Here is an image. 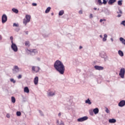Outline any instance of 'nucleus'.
Wrapping results in <instances>:
<instances>
[{
  "label": "nucleus",
  "mask_w": 125,
  "mask_h": 125,
  "mask_svg": "<svg viewBox=\"0 0 125 125\" xmlns=\"http://www.w3.org/2000/svg\"><path fill=\"white\" fill-rule=\"evenodd\" d=\"M79 14H83V11H82V10L79 11Z\"/></svg>",
  "instance_id": "a19ab883"
},
{
  "label": "nucleus",
  "mask_w": 125,
  "mask_h": 125,
  "mask_svg": "<svg viewBox=\"0 0 125 125\" xmlns=\"http://www.w3.org/2000/svg\"><path fill=\"white\" fill-rule=\"evenodd\" d=\"M51 14H52V15H53V13H52Z\"/></svg>",
  "instance_id": "13d9d810"
},
{
  "label": "nucleus",
  "mask_w": 125,
  "mask_h": 125,
  "mask_svg": "<svg viewBox=\"0 0 125 125\" xmlns=\"http://www.w3.org/2000/svg\"><path fill=\"white\" fill-rule=\"evenodd\" d=\"M10 82H11V83H16V81L14 80V79L13 78L10 79Z\"/></svg>",
  "instance_id": "2f4dec72"
},
{
  "label": "nucleus",
  "mask_w": 125,
  "mask_h": 125,
  "mask_svg": "<svg viewBox=\"0 0 125 125\" xmlns=\"http://www.w3.org/2000/svg\"><path fill=\"white\" fill-rule=\"evenodd\" d=\"M11 48L15 51V52H17V51H18V48L17 47L16 44H13L11 45Z\"/></svg>",
  "instance_id": "9d476101"
},
{
  "label": "nucleus",
  "mask_w": 125,
  "mask_h": 125,
  "mask_svg": "<svg viewBox=\"0 0 125 125\" xmlns=\"http://www.w3.org/2000/svg\"><path fill=\"white\" fill-rule=\"evenodd\" d=\"M121 25H123V26H125V21H123L121 23Z\"/></svg>",
  "instance_id": "c9c22d12"
},
{
  "label": "nucleus",
  "mask_w": 125,
  "mask_h": 125,
  "mask_svg": "<svg viewBox=\"0 0 125 125\" xmlns=\"http://www.w3.org/2000/svg\"><path fill=\"white\" fill-rule=\"evenodd\" d=\"M94 10H97V8H94Z\"/></svg>",
  "instance_id": "6e6d98bb"
},
{
  "label": "nucleus",
  "mask_w": 125,
  "mask_h": 125,
  "mask_svg": "<svg viewBox=\"0 0 125 125\" xmlns=\"http://www.w3.org/2000/svg\"><path fill=\"white\" fill-rule=\"evenodd\" d=\"M118 54L119 55H120V56H121V57H123V56H124V52H123L122 50L118 51Z\"/></svg>",
  "instance_id": "412c9836"
},
{
  "label": "nucleus",
  "mask_w": 125,
  "mask_h": 125,
  "mask_svg": "<svg viewBox=\"0 0 125 125\" xmlns=\"http://www.w3.org/2000/svg\"><path fill=\"white\" fill-rule=\"evenodd\" d=\"M24 92H25L26 93H29V92H30V90H29V88H28V87H24Z\"/></svg>",
  "instance_id": "a211bd4d"
},
{
  "label": "nucleus",
  "mask_w": 125,
  "mask_h": 125,
  "mask_svg": "<svg viewBox=\"0 0 125 125\" xmlns=\"http://www.w3.org/2000/svg\"><path fill=\"white\" fill-rule=\"evenodd\" d=\"M34 84H35L36 85H37V84H38V83H39V77L38 76L35 77V78H34Z\"/></svg>",
  "instance_id": "4468645a"
},
{
  "label": "nucleus",
  "mask_w": 125,
  "mask_h": 125,
  "mask_svg": "<svg viewBox=\"0 0 125 125\" xmlns=\"http://www.w3.org/2000/svg\"><path fill=\"white\" fill-rule=\"evenodd\" d=\"M31 20V16L29 15H26L25 16V19L23 20V23L26 26L27 23H29Z\"/></svg>",
  "instance_id": "7ed1b4c3"
},
{
  "label": "nucleus",
  "mask_w": 125,
  "mask_h": 125,
  "mask_svg": "<svg viewBox=\"0 0 125 125\" xmlns=\"http://www.w3.org/2000/svg\"><path fill=\"white\" fill-rule=\"evenodd\" d=\"M32 5H33V6H37V3H32Z\"/></svg>",
  "instance_id": "4c0bfd02"
},
{
  "label": "nucleus",
  "mask_w": 125,
  "mask_h": 125,
  "mask_svg": "<svg viewBox=\"0 0 125 125\" xmlns=\"http://www.w3.org/2000/svg\"><path fill=\"white\" fill-rule=\"evenodd\" d=\"M54 67L56 71L59 72L61 75H64L65 72V66L62 62L59 60H57L54 64Z\"/></svg>",
  "instance_id": "f257e3e1"
},
{
  "label": "nucleus",
  "mask_w": 125,
  "mask_h": 125,
  "mask_svg": "<svg viewBox=\"0 0 125 125\" xmlns=\"http://www.w3.org/2000/svg\"><path fill=\"white\" fill-rule=\"evenodd\" d=\"M88 119V117L87 116H84L83 117L77 119L78 122H84V121H86Z\"/></svg>",
  "instance_id": "423d86ee"
},
{
  "label": "nucleus",
  "mask_w": 125,
  "mask_h": 125,
  "mask_svg": "<svg viewBox=\"0 0 125 125\" xmlns=\"http://www.w3.org/2000/svg\"><path fill=\"white\" fill-rule=\"evenodd\" d=\"M16 114L18 117H20L21 116V112L17 111Z\"/></svg>",
  "instance_id": "7c9ffc66"
},
{
  "label": "nucleus",
  "mask_w": 125,
  "mask_h": 125,
  "mask_svg": "<svg viewBox=\"0 0 125 125\" xmlns=\"http://www.w3.org/2000/svg\"><path fill=\"white\" fill-rule=\"evenodd\" d=\"M47 96L49 97H52V96H54V95H55V91L49 90L47 92Z\"/></svg>",
  "instance_id": "6e6552de"
},
{
  "label": "nucleus",
  "mask_w": 125,
  "mask_h": 125,
  "mask_svg": "<svg viewBox=\"0 0 125 125\" xmlns=\"http://www.w3.org/2000/svg\"><path fill=\"white\" fill-rule=\"evenodd\" d=\"M11 43H12V45L13 44H15V43H13V40L11 41Z\"/></svg>",
  "instance_id": "a18cd8bd"
},
{
  "label": "nucleus",
  "mask_w": 125,
  "mask_h": 125,
  "mask_svg": "<svg viewBox=\"0 0 125 125\" xmlns=\"http://www.w3.org/2000/svg\"><path fill=\"white\" fill-rule=\"evenodd\" d=\"M79 48H80V49H82V48H83V46H80L79 47Z\"/></svg>",
  "instance_id": "864d4df0"
},
{
  "label": "nucleus",
  "mask_w": 125,
  "mask_h": 125,
  "mask_svg": "<svg viewBox=\"0 0 125 125\" xmlns=\"http://www.w3.org/2000/svg\"><path fill=\"white\" fill-rule=\"evenodd\" d=\"M39 112L41 116H43V112H42V111L41 110H39Z\"/></svg>",
  "instance_id": "e433bc0d"
},
{
  "label": "nucleus",
  "mask_w": 125,
  "mask_h": 125,
  "mask_svg": "<svg viewBox=\"0 0 125 125\" xmlns=\"http://www.w3.org/2000/svg\"><path fill=\"white\" fill-rule=\"evenodd\" d=\"M117 13L118 14L117 17L120 18L122 16V14H123V11L121 9H119V12H117Z\"/></svg>",
  "instance_id": "2eb2a0df"
},
{
  "label": "nucleus",
  "mask_w": 125,
  "mask_h": 125,
  "mask_svg": "<svg viewBox=\"0 0 125 125\" xmlns=\"http://www.w3.org/2000/svg\"><path fill=\"white\" fill-rule=\"evenodd\" d=\"M85 103L86 104H89V105H90L91 104V102H90V100H89V99H88L87 100L85 101Z\"/></svg>",
  "instance_id": "b1692460"
},
{
  "label": "nucleus",
  "mask_w": 125,
  "mask_h": 125,
  "mask_svg": "<svg viewBox=\"0 0 125 125\" xmlns=\"http://www.w3.org/2000/svg\"><path fill=\"white\" fill-rule=\"evenodd\" d=\"M125 69L124 68H121L120 70V72L119 73V76H120L122 79H124L125 78Z\"/></svg>",
  "instance_id": "39448f33"
},
{
  "label": "nucleus",
  "mask_w": 125,
  "mask_h": 125,
  "mask_svg": "<svg viewBox=\"0 0 125 125\" xmlns=\"http://www.w3.org/2000/svg\"><path fill=\"white\" fill-rule=\"evenodd\" d=\"M6 117H7V118H10V115H9V114H7L6 115Z\"/></svg>",
  "instance_id": "37998d69"
},
{
  "label": "nucleus",
  "mask_w": 125,
  "mask_h": 125,
  "mask_svg": "<svg viewBox=\"0 0 125 125\" xmlns=\"http://www.w3.org/2000/svg\"><path fill=\"white\" fill-rule=\"evenodd\" d=\"M24 33H25V34H26V35H28V31H25Z\"/></svg>",
  "instance_id": "3c124183"
},
{
  "label": "nucleus",
  "mask_w": 125,
  "mask_h": 125,
  "mask_svg": "<svg viewBox=\"0 0 125 125\" xmlns=\"http://www.w3.org/2000/svg\"><path fill=\"white\" fill-rule=\"evenodd\" d=\"M2 40V36L0 35V41H1Z\"/></svg>",
  "instance_id": "c03bdc74"
},
{
  "label": "nucleus",
  "mask_w": 125,
  "mask_h": 125,
  "mask_svg": "<svg viewBox=\"0 0 125 125\" xmlns=\"http://www.w3.org/2000/svg\"><path fill=\"white\" fill-rule=\"evenodd\" d=\"M25 46H30V42L29 41H26L25 42Z\"/></svg>",
  "instance_id": "a878e982"
},
{
  "label": "nucleus",
  "mask_w": 125,
  "mask_h": 125,
  "mask_svg": "<svg viewBox=\"0 0 125 125\" xmlns=\"http://www.w3.org/2000/svg\"><path fill=\"white\" fill-rule=\"evenodd\" d=\"M105 108V112H106V113L110 114V110H109V108L106 107Z\"/></svg>",
  "instance_id": "cd10ccee"
},
{
  "label": "nucleus",
  "mask_w": 125,
  "mask_h": 125,
  "mask_svg": "<svg viewBox=\"0 0 125 125\" xmlns=\"http://www.w3.org/2000/svg\"><path fill=\"white\" fill-rule=\"evenodd\" d=\"M93 17V16L92 15V14H90V18H92Z\"/></svg>",
  "instance_id": "49530a36"
},
{
  "label": "nucleus",
  "mask_w": 125,
  "mask_h": 125,
  "mask_svg": "<svg viewBox=\"0 0 125 125\" xmlns=\"http://www.w3.org/2000/svg\"><path fill=\"white\" fill-rule=\"evenodd\" d=\"M107 1H108V0H103V3L104 4H106L107 3Z\"/></svg>",
  "instance_id": "f704fd0d"
},
{
  "label": "nucleus",
  "mask_w": 125,
  "mask_h": 125,
  "mask_svg": "<svg viewBox=\"0 0 125 125\" xmlns=\"http://www.w3.org/2000/svg\"><path fill=\"white\" fill-rule=\"evenodd\" d=\"M125 105V100H122L119 102L118 104V106L119 107H124V106Z\"/></svg>",
  "instance_id": "f8f14e48"
},
{
  "label": "nucleus",
  "mask_w": 125,
  "mask_h": 125,
  "mask_svg": "<svg viewBox=\"0 0 125 125\" xmlns=\"http://www.w3.org/2000/svg\"><path fill=\"white\" fill-rule=\"evenodd\" d=\"M40 70H41V68L38 66H33L32 67V71L35 72V73H38V72H39Z\"/></svg>",
  "instance_id": "0eeeda50"
},
{
  "label": "nucleus",
  "mask_w": 125,
  "mask_h": 125,
  "mask_svg": "<svg viewBox=\"0 0 125 125\" xmlns=\"http://www.w3.org/2000/svg\"><path fill=\"white\" fill-rule=\"evenodd\" d=\"M99 56L100 57H101V58H103L104 61H106L107 60V55H106V53H105V52H101L100 53Z\"/></svg>",
  "instance_id": "20e7f679"
},
{
  "label": "nucleus",
  "mask_w": 125,
  "mask_h": 125,
  "mask_svg": "<svg viewBox=\"0 0 125 125\" xmlns=\"http://www.w3.org/2000/svg\"><path fill=\"white\" fill-rule=\"evenodd\" d=\"M100 22L101 23H102V22H103V19H101V20H100Z\"/></svg>",
  "instance_id": "de8ad7c7"
},
{
  "label": "nucleus",
  "mask_w": 125,
  "mask_h": 125,
  "mask_svg": "<svg viewBox=\"0 0 125 125\" xmlns=\"http://www.w3.org/2000/svg\"><path fill=\"white\" fill-rule=\"evenodd\" d=\"M116 120L115 119H112L109 120V123H110V124H114V123H116Z\"/></svg>",
  "instance_id": "6ab92c4d"
},
{
  "label": "nucleus",
  "mask_w": 125,
  "mask_h": 125,
  "mask_svg": "<svg viewBox=\"0 0 125 125\" xmlns=\"http://www.w3.org/2000/svg\"><path fill=\"white\" fill-rule=\"evenodd\" d=\"M12 11L14 12V13H18V12H19V11H18V10H17V9L15 8H13L12 9Z\"/></svg>",
  "instance_id": "bb28decb"
},
{
  "label": "nucleus",
  "mask_w": 125,
  "mask_h": 125,
  "mask_svg": "<svg viewBox=\"0 0 125 125\" xmlns=\"http://www.w3.org/2000/svg\"><path fill=\"white\" fill-rule=\"evenodd\" d=\"M26 52L29 55H35L36 53H38V50L36 49H27Z\"/></svg>",
  "instance_id": "f03ea898"
},
{
  "label": "nucleus",
  "mask_w": 125,
  "mask_h": 125,
  "mask_svg": "<svg viewBox=\"0 0 125 125\" xmlns=\"http://www.w3.org/2000/svg\"><path fill=\"white\" fill-rule=\"evenodd\" d=\"M118 5H123V0H120L118 1Z\"/></svg>",
  "instance_id": "c756f323"
},
{
  "label": "nucleus",
  "mask_w": 125,
  "mask_h": 125,
  "mask_svg": "<svg viewBox=\"0 0 125 125\" xmlns=\"http://www.w3.org/2000/svg\"><path fill=\"white\" fill-rule=\"evenodd\" d=\"M59 117H61V113H59L58 114Z\"/></svg>",
  "instance_id": "8fccbe9b"
},
{
  "label": "nucleus",
  "mask_w": 125,
  "mask_h": 125,
  "mask_svg": "<svg viewBox=\"0 0 125 125\" xmlns=\"http://www.w3.org/2000/svg\"><path fill=\"white\" fill-rule=\"evenodd\" d=\"M11 101L12 103H15L16 102V100H15V98L14 97H11Z\"/></svg>",
  "instance_id": "c85d7f7f"
},
{
  "label": "nucleus",
  "mask_w": 125,
  "mask_h": 125,
  "mask_svg": "<svg viewBox=\"0 0 125 125\" xmlns=\"http://www.w3.org/2000/svg\"><path fill=\"white\" fill-rule=\"evenodd\" d=\"M60 125H64V122L63 121H61Z\"/></svg>",
  "instance_id": "ea45409f"
},
{
  "label": "nucleus",
  "mask_w": 125,
  "mask_h": 125,
  "mask_svg": "<svg viewBox=\"0 0 125 125\" xmlns=\"http://www.w3.org/2000/svg\"><path fill=\"white\" fill-rule=\"evenodd\" d=\"M120 41L123 44L125 45V40L124 39H123L122 37H121L120 38Z\"/></svg>",
  "instance_id": "4be33fe9"
},
{
  "label": "nucleus",
  "mask_w": 125,
  "mask_h": 125,
  "mask_svg": "<svg viewBox=\"0 0 125 125\" xmlns=\"http://www.w3.org/2000/svg\"><path fill=\"white\" fill-rule=\"evenodd\" d=\"M100 38H103V36H102V35H100Z\"/></svg>",
  "instance_id": "603ef678"
},
{
  "label": "nucleus",
  "mask_w": 125,
  "mask_h": 125,
  "mask_svg": "<svg viewBox=\"0 0 125 125\" xmlns=\"http://www.w3.org/2000/svg\"><path fill=\"white\" fill-rule=\"evenodd\" d=\"M10 39L11 41H13V37L11 36Z\"/></svg>",
  "instance_id": "79ce46f5"
},
{
  "label": "nucleus",
  "mask_w": 125,
  "mask_h": 125,
  "mask_svg": "<svg viewBox=\"0 0 125 125\" xmlns=\"http://www.w3.org/2000/svg\"><path fill=\"white\" fill-rule=\"evenodd\" d=\"M117 1V0H109L108 2V4L112 5L113 3L116 2Z\"/></svg>",
  "instance_id": "dca6fc26"
},
{
  "label": "nucleus",
  "mask_w": 125,
  "mask_h": 125,
  "mask_svg": "<svg viewBox=\"0 0 125 125\" xmlns=\"http://www.w3.org/2000/svg\"><path fill=\"white\" fill-rule=\"evenodd\" d=\"M13 71L15 73H18V72H19V67H18V66L15 65L14 66V69H13Z\"/></svg>",
  "instance_id": "ddd939ff"
},
{
  "label": "nucleus",
  "mask_w": 125,
  "mask_h": 125,
  "mask_svg": "<svg viewBox=\"0 0 125 125\" xmlns=\"http://www.w3.org/2000/svg\"><path fill=\"white\" fill-rule=\"evenodd\" d=\"M93 112L95 115L98 114L99 113V109L98 108H96L93 109Z\"/></svg>",
  "instance_id": "f3484780"
},
{
  "label": "nucleus",
  "mask_w": 125,
  "mask_h": 125,
  "mask_svg": "<svg viewBox=\"0 0 125 125\" xmlns=\"http://www.w3.org/2000/svg\"><path fill=\"white\" fill-rule=\"evenodd\" d=\"M104 38L103 39V41L104 42H106L107 41V38H108V36L107 34H105L104 35Z\"/></svg>",
  "instance_id": "aec40b11"
},
{
  "label": "nucleus",
  "mask_w": 125,
  "mask_h": 125,
  "mask_svg": "<svg viewBox=\"0 0 125 125\" xmlns=\"http://www.w3.org/2000/svg\"><path fill=\"white\" fill-rule=\"evenodd\" d=\"M97 0L100 5H101V4H102V1H101V0Z\"/></svg>",
  "instance_id": "473e14b6"
},
{
  "label": "nucleus",
  "mask_w": 125,
  "mask_h": 125,
  "mask_svg": "<svg viewBox=\"0 0 125 125\" xmlns=\"http://www.w3.org/2000/svg\"><path fill=\"white\" fill-rule=\"evenodd\" d=\"M50 9H51V8L50 7H47L45 11V13H48L49 11H50Z\"/></svg>",
  "instance_id": "5701e85b"
},
{
  "label": "nucleus",
  "mask_w": 125,
  "mask_h": 125,
  "mask_svg": "<svg viewBox=\"0 0 125 125\" xmlns=\"http://www.w3.org/2000/svg\"><path fill=\"white\" fill-rule=\"evenodd\" d=\"M63 14H64V11L63 10H61L59 13V16H62V15H63Z\"/></svg>",
  "instance_id": "393cba45"
},
{
  "label": "nucleus",
  "mask_w": 125,
  "mask_h": 125,
  "mask_svg": "<svg viewBox=\"0 0 125 125\" xmlns=\"http://www.w3.org/2000/svg\"><path fill=\"white\" fill-rule=\"evenodd\" d=\"M22 78V75H19L18 77V79H20Z\"/></svg>",
  "instance_id": "58836bf2"
},
{
  "label": "nucleus",
  "mask_w": 125,
  "mask_h": 125,
  "mask_svg": "<svg viewBox=\"0 0 125 125\" xmlns=\"http://www.w3.org/2000/svg\"><path fill=\"white\" fill-rule=\"evenodd\" d=\"M110 40H111V42H114V39H113V38L110 39Z\"/></svg>",
  "instance_id": "5fc2aeb1"
},
{
  "label": "nucleus",
  "mask_w": 125,
  "mask_h": 125,
  "mask_svg": "<svg viewBox=\"0 0 125 125\" xmlns=\"http://www.w3.org/2000/svg\"><path fill=\"white\" fill-rule=\"evenodd\" d=\"M57 124H58V125H59V120H57Z\"/></svg>",
  "instance_id": "09e8293b"
},
{
  "label": "nucleus",
  "mask_w": 125,
  "mask_h": 125,
  "mask_svg": "<svg viewBox=\"0 0 125 125\" xmlns=\"http://www.w3.org/2000/svg\"><path fill=\"white\" fill-rule=\"evenodd\" d=\"M7 21V16L6 15L4 14L2 16V24H4L5 22Z\"/></svg>",
  "instance_id": "1a4fd4ad"
},
{
  "label": "nucleus",
  "mask_w": 125,
  "mask_h": 125,
  "mask_svg": "<svg viewBox=\"0 0 125 125\" xmlns=\"http://www.w3.org/2000/svg\"><path fill=\"white\" fill-rule=\"evenodd\" d=\"M94 68L95 69V70H98L99 71H102V70H104V67L99 65H95L94 66Z\"/></svg>",
  "instance_id": "9b49d317"
},
{
  "label": "nucleus",
  "mask_w": 125,
  "mask_h": 125,
  "mask_svg": "<svg viewBox=\"0 0 125 125\" xmlns=\"http://www.w3.org/2000/svg\"><path fill=\"white\" fill-rule=\"evenodd\" d=\"M103 21H106V20H105V19H103Z\"/></svg>",
  "instance_id": "4d7b16f0"
},
{
  "label": "nucleus",
  "mask_w": 125,
  "mask_h": 125,
  "mask_svg": "<svg viewBox=\"0 0 125 125\" xmlns=\"http://www.w3.org/2000/svg\"><path fill=\"white\" fill-rule=\"evenodd\" d=\"M13 27H19V24L14 23L13 24Z\"/></svg>",
  "instance_id": "72a5a7b5"
}]
</instances>
